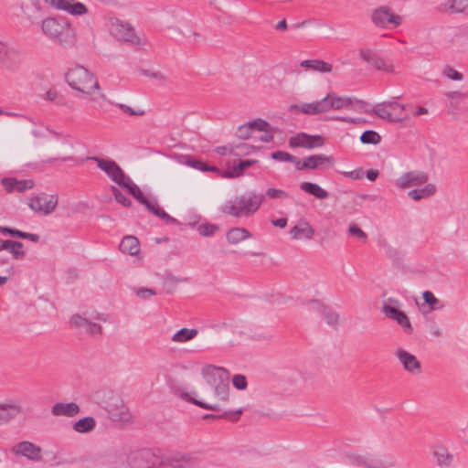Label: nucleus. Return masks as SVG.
Listing matches in <instances>:
<instances>
[{
  "instance_id": "a19ab883",
  "label": "nucleus",
  "mask_w": 468,
  "mask_h": 468,
  "mask_svg": "<svg viewBox=\"0 0 468 468\" xmlns=\"http://www.w3.org/2000/svg\"><path fill=\"white\" fill-rule=\"evenodd\" d=\"M125 188L131 195L134 197L141 204H146L147 199L145 198L144 193L141 189L133 184V182L129 177L125 184L122 186Z\"/></svg>"
},
{
  "instance_id": "0eeeda50",
  "label": "nucleus",
  "mask_w": 468,
  "mask_h": 468,
  "mask_svg": "<svg viewBox=\"0 0 468 468\" xmlns=\"http://www.w3.org/2000/svg\"><path fill=\"white\" fill-rule=\"evenodd\" d=\"M405 108L404 104L389 101L378 104L370 113L391 122H402L410 119V115L402 114Z\"/></svg>"
},
{
  "instance_id": "5701e85b",
  "label": "nucleus",
  "mask_w": 468,
  "mask_h": 468,
  "mask_svg": "<svg viewBox=\"0 0 468 468\" xmlns=\"http://www.w3.org/2000/svg\"><path fill=\"white\" fill-rule=\"evenodd\" d=\"M2 185L8 193H12L16 191L18 193H23L26 190L31 189L34 187V182L30 179L18 180L14 177H7L2 179Z\"/></svg>"
},
{
  "instance_id": "cd10ccee",
  "label": "nucleus",
  "mask_w": 468,
  "mask_h": 468,
  "mask_svg": "<svg viewBox=\"0 0 468 468\" xmlns=\"http://www.w3.org/2000/svg\"><path fill=\"white\" fill-rule=\"evenodd\" d=\"M33 133L39 137L42 140V144L49 150L56 149L58 147L57 142L63 138L62 134L54 131H47L42 133L34 131Z\"/></svg>"
},
{
  "instance_id": "393cba45",
  "label": "nucleus",
  "mask_w": 468,
  "mask_h": 468,
  "mask_svg": "<svg viewBox=\"0 0 468 468\" xmlns=\"http://www.w3.org/2000/svg\"><path fill=\"white\" fill-rule=\"evenodd\" d=\"M356 465L364 468H386L384 462L374 454L357 455L353 459Z\"/></svg>"
},
{
  "instance_id": "5fc2aeb1",
  "label": "nucleus",
  "mask_w": 468,
  "mask_h": 468,
  "mask_svg": "<svg viewBox=\"0 0 468 468\" xmlns=\"http://www.w3.org/2000/svg\"><path fill=\"white\" fill-rule=\"evenodd\" d=\"M115 200L124 207H130L131 201L114 186L111 187Z\"/></svg>"
},
{
  "instance_id": "ea45409f",
  "label": "nucleus",
  "mask_w": 468,
  "mask_h": 468,
  "mask_svg": "<svg viewBox=\"0 0 468 468\" xmlns=\"http://www.w3.org/2000/svg\"><path fill=\"white\" fill-rule=\"evenodd\" d=\"M72 2L73 1H69V3L65 4V6L60 10L66 11L72 16H83L88 13V8L84 4Z\"/></svg>"
},
{
  "instance_id": "69168bd1",
  "label": "nucleus",
  "mask_w": 468,
  "mask_h": 468,
  "mask_svg": "<svg viewBox=\"0 0 468 468\" xmlns=\"http://www.w3.org/2000/svg\"><path fill=\"white\" fill-rule=\"evenodd\" d=\"M257 132H262L263 134L260 136V141L263 143H270L273 139L272 129L271 125L268 123V127L265 130H257Z\"/></svg>"
},
{
  "instance_id": "680f3d73",
  "label": "nucleus",
  "mask_w": 468,
  "mask_h": 468,
  "mask_svg": "<svg viewBox=\"0 0 468 468\" xmlns=\"http://www.w3.org/2000/svg\"><path fill=\"white\" fill-rule=\"evenodd\" d=\"M119 108L126 114L134 115V116H143L145 112L142 109L133 110L132 107L126 104H120Z\"/></svg>"
},
{
  "instance_id": "0e129e2a",
  "label": "nucleus",
  "mask_w": 468,
  "mask_h": 468,
  "mask_svg": "<svg viewBox=\"0 0 468 468\" xmlns=\"http://www.w3.org/2000/svg\"><path fill=\"white\" fill-rule=\"evenodd\" d=\"M141 73L146 77L165 81L166 80V77L160 71H152L148 69H143L141 70Z\"/></svg>"
},
{
  "instance_id": "58836bf2",
  "label": "nucleus",
  "mask_w": 468,
  "mask_h": 468,
  "mask_svg": "<svg viewBox=\"0 0 468 468\" xmlns=\"http://www.w3.org/2000/svg\"><path fill=\"white\" fill-rule=\"evenodd\" d=\"M318 312L329 325L335 327L339 324V314L335 311L324 305H319Z\"/></svg>"
},
{
  "instance_id": "dca6fc26",
  "label": "nucleus",
  "mask_w": 468,
  "mask_h": 468,
  "mask_svg": "<svg viewBox=\"0 0 468 468\" xmlns=\"http://www.w3.org/2000/svg\"><path fill=\"white\" fill-rule=\"evenodd\" d=\"M395 355L406 372L412 375H419L421 373L420 362L413 354L403 348H398Z\"/></svg>"
},
{
  "instance_id": "f8f14e48",
  "label": "nucleus",
  "mask_w": 468,
  "mask_h": 468,
  "mask_svg": "<svg viewBox=\"0 0 468 468\" xmlns=\"http://www.w3.org/2000/svg\"><path fill=\"white\" fill-rule=\"evenodd\" d=\"M90 159L95 161L98 167L104 171L107 176L121 187L128 180L129 176L124 174L122 169L116 164V162L112 160L101 159L98 157H91Z\"/></svg>"
},
{
  "instance_id": "052dcab7",
  "label": "nucleus",
  "mask_w": 468,
  "mask_h": 468,
  "mask_svg": "<svg viewBox=\"0 0 468 468\" xmlns=\"http://www.w3.org/2000/svg\"><path fill=\"white\" fill-rule=\"evenodd\" d=\"M266 196L270 198H287L288 194L282 190L276 188H268L266 191Z\"/></svg>"
},
{
  "instance_id": "412c9836",
  "label": "nucleus",
  "mask_w": 468,
  "mask_h": 468,
  "mask_svg": "<svg viewBox=\"0 0 468 468\" xmlns=\"http://www.w3.org/2000/svg\"><path fill=\"white\" fill-rule=\"evenodd\" d=\"M41 452L40 447L27 441H21L13 448L15 454L25 456L33 461L41 460Z\"/></svg>"
},
{
  "instance_id": "a18cd8bd",
  "label": "nucleus",
  "mask_w": 468,
  "mask_h": 468,
  "mask_svg": "<svg viewBox=\"0 0 468 468\" xmlns=\"http://www.w3.org/2000/svg\"><path fill=\"white\" fill-rule=\"evenodd\" d=\"M255 163H257L256 160L240 161L237 166L233 167V171L227 172L225 176H227V177L239 176L245 168L250 167V165H252Z\"/></svg>"
},
{
  "instance_id": "7ed1b4c3",
  "label": "nucleus",
  "mask_w": 468,
  "mask_h": 468,
  "mask_svg": "<svg viewBox=\"0 0 468 468\" xmlns=\"http://www.w3.org/2000/svg\"><path fill=\"white\" fill-rule=\"evenodd\" d=\"M41 30L46 37L65 48L76 45V31L67 20L48 17L42 21Z\"/></svg>"
},
{
  "instance_id": "bf43d9fd",
  "label": "nucleus",
  "mask_w": 468,
  "mask_h": 468,
  "mask_svg": "<svg viewBox=\"0 0 468 468\" xmlns=\"http://www.w3.org/2000/svg\"><path fill=\"white\" fill-rule=\"evenodd\" d=\"M232 383H233V386L237 388V389H245L247 388V379L245 378V376L243 375H240V374H237L233 377L232 378Z\"/></svg>"
},
{
  "instance_id": "6e6d98bb",
  "label": "nucleus",
  "mask_w": 468,
  "mask_h": 468,
  "mask_svg": "<svg viewBox=\"0 0 468 468\" xmlns=\"http://www.w3.org/2000/svg\"><path fill=\"white\" fill-rule=\"evenodd\" d=\"M218 230V227L213 224H202L198 227L199 233L204 236H211Z\"/></svg>"
},
{
  "instance_id": "f704fd0d",
  "label": "nucleus",
  "mask_w": 468,
  "mask_h": 468,
  "mask_svg": "<svg viewBox=\"0 0 468 468\" xmlns=\"http://www.w3.org/2000/svg\"><path fill=\"white\" fill-rule=\"evenodd\" d=\"M331 107L334 110H341V109H351L354 105L355 100L351 97H341L336 95L334 92H331Z\"/></svg>"
},
{
  "instance_id": "b1692460",
  "label": "nucleus",
  "mask_w": 468,
  "mask_h": 468,
  "mask_svg": "<svg viewBox=\"0 0 468 468\" xmlns=\"http://www.w3.org/2000/svg\"><path fill=\"white\" fill-rule=\"evenodd\" d=\"M432 457L440 468H450L454 460L453 454L444 446L434 447Z\"/></svg>"
},
{
  "instance_id": "473e14b6",
  "label": "nucleus",
  "mask_w": 468,
  "mask_h": 468,
  "mask_svg": "<svg viewBox=\"0 0 468 468\" xmlns=\"http://www.w3.org/2000/svg\"><path fill=\"white\" fill-rule=\"evenodd\" d=\"M250 237L251 234L244 228H232L227 232V239L230 244H238Z\"/></svg>"
},
{
  "instance_id": "4d7b16f0",
  "label": "nucleus",
  "mask_w": 468,
  "mask_h": 468,
  "mask_svg": "<svg viewBox=\"0 0 468 468\" xmlns=\"http://www.w3.org/2000/svg\"><path fill=\"white\" fill-rule=\"evenodd\" d=\"M70 323L75 327H79V328L84 327V328H86L88 324L90 323V321L87 318H85V317H83V316H81L80 314H74L70 318Z\"/></svg>"
},
{
  "instance_id": "e433bc0d",
  "label": "nucleus",
  "mask_w": 468,
  "mask_h": 468,
  "mask_svg": "<svg viewBox=\"0 0 468 468\" xmlns=\"http://www.w3.org/2000/svg\"><path fill=\"white\" fill-rule=\"evenodd\" d=\"M96 426V421L92 417L80 419L73 425V430L80 433L91 431Z\"/></svg>"
},
{
  "instance_id": "13d9d810",
  "label": "nucleus",
  "mask_w": 468,
  "mask_h": 468,
  "mask_svg": "<svg viewBox=\"0 0 468 468\" xmlns=\"http://www.w3.org/2000/svg\"><path fill=\"white\" fill-rule=\"evenodd\" d=\"M70 323L75 327H79V328L84 327V328H86L88 324L90 323V321L87 318H85V317H83V316H81L80 314H74L70 318Z\"/></svg>"
},
{
  "instance_id": "9d476101",
  "label": "nucleus",
  "mask_w": 468,
  "mask_h": 468,
  "mask_svg": "<svg viewBox=\"0 0 468 468\" xmlns=\"http://www.w3.org/2000/svg\"><path fill=\"white\" fill-rule=\"evenodd\" d=\"M399 305V303L398 300L388 298L384 303L383 313L387 317L395 320L404 329L405 332L410 334L412 332L411 324L407 314L398 309Z\"/></svg>"
},
{
  "instance_id": "a211bd4d",
  "label": "nucleus",
  "mask_w": 468,
  "mask_h": 468,
  "mask_svg": "<svg viewBox=\"0 0 468 468\" xmlns=\"http://www.w3.org/2000/svg\"><path fill=\"white\" fill-rule=\"evenodd\" d=\"M286 69L283 66L273 67L266 78V88L272 92H280L284 85Z\"/></svg>"
},
{
  "instance_id": "603ef678",
  "label": "nucleus",
  "mask_w": 468,
  "mask_h": 468,
  "mask_svg": "<svg viewBox=\"0 0 468 468\" xmlns=\"http://www.w3.org/2000/svg\"><path fill=\"white\" fill-rule=\"evenodd\" d=\"M186 164L200 171H218L217 167L209 166L201 161L188 160Z\"/></svg>"
},
{
  "instance_id": "4c0bfd02",
  "label": "nucleus",
  "mask_w": 468,
  "mask_h": 468,
  "mask_svg": "<svg viewBox=\"0 0 468 468\" xmlns=\"http://www.w3.org/2000/svg\"><path fill=\"white\" fill-rule=\"evenodd\" d=\"M23 248L24 244L22 242L10 239L6 250L11 254L14 260L22 261L26 257V251Z\"/></svg>"
},
{
  "instance_id": "39448f33",
  "label": "nucleus",
  "mask_w": 468,
  "mask_h": 468,
  "mask_svg": "<svg viewBox=\"0 0 468 468\" xmlns=\"http://www.w3.org/2000/svg\"><path fill=\"white\" fill-rule=\"evenodd\" d=\"M109 30L119 41L127 42L134 46H141L145 43V40L136 34L134 27L130 23L119 18L110 19Z\"/></svg>"
},
{
  "instance_id": "8fccbe9b",
  "label": "nucleus",
  "mask_w": 468,
  "mask_h": 468,
  "mask_svg": "<svg viewBox=\"0 0 468 468\" xmlns=\"http://www.w3.org/2000/svg\"><path fill=\"white\" fill-rule=\"evenodd\" d=\"M422 297L424 302L431 307V309L435 310L441 308V306H439L440 301L434 296V294L431 292H424Z\"/></svg>"
},
{
  "instance_id": "6e6552de",
  "label": "nucleus",
  "mask_w": 468,
  "mask_h": 468,
  "mask_svg": "<svg viewBox=\"0 0 468 468\" xmlns=\"http://www.w3.org/2000/svg\"><path fill=\"white\" fill-rule=\"evenodd\" d=\"M160 452L150 449L132 451L127 456V463L131 468H152L159 466Z\"/></svg>"
},
{
  "instance_id": "ddd939ff",
  "label": "nucleus",
  "mask_w": 468,
  "mask_h": 468,
  "mask_svg": "<svg viewBox=\"0 0 468 468\" xmlns=\"http://www.w3.org/2000/svg\"><path fill=\"white\" fill-rule=\"evenodd\" d=\"M428 179V175L425 172L414 170L402 174L396 180V186L400 189H407L425 185Z\"/></svg>"
},
{
  "instance_id": "f3484780",
  "label": "nucleus",
  "mask_w": 468,
  "mask_h": 468,
  "mask_svg": "<svg viewBox=\"0 0 468 468\" xmlns=\"http://www.w3.org/2000/svg\"><path fill=\"white\" fill-rule=\"evenodd\" d=\"M107 411L111 420L122 423H131L133 414L130 409L121 399H116L115 403L108 406Z\"/></svg>"
},
{
  "instance_id": "a878e982",
  "label": "nucleus",
  "mask_w": 468,
  "mask_h": 468,
  "mask_svg": "<svg viewBox=\"0 0 468 468\" xmlns=\"http://www.w3.org/2000/svg\"><path fill=\"white\" fill-rule=\"evenodd\" d=\"M290 234L293 239H311L314 235V229L307 221H301L291 229Z\"/></svg>"
},
{
  "instance_id": "37998d69",
  "label": "nucleus",
  "mask_w": 468,
  "mask_h": 468,
  "mask_svg": "<svg viewBox=\"0 0 468 468\" xmlns=\"http://www.w3.org/2000/svg\"><path fill=\"white\" fill-rule=\"evenodd\" d=\"M372 65L378 70H381V71H384L386 73H390V74L396 73L394 66L391 63L388 62L387 60H385L384 58H382L378 56H376V58H373Z\"/></svg>"
},
{
  "instance_id": "423d86ee",
  "label": "nucleus",
  "mask_w": 468,
  "mask_h": 468,
  "mask_svg": "<svg viewBox=\"0 0 468 468\" xmlns=\"http://www.w3.org/2000/svg\"><path fill=\"white\" fill-rule=\"evenodd\" d=\"M198 464L197 456L180 452L160 453V468H196Z\"/></svg>"
},
{
  "instance_id": "c9c22d12",
  "label": "nucleus",
  "mask_w": 468,
  "mask_h": 468,
  "mask_svg": "<svg viewBox=\"0 0 468 468\" xmlns=\"http://www.w3.org/2000/svg\"><path fill=\"white\" fill-rule=\"evenodd\" d=\"M197 334L198 331L197 329L182 328L173 335L172 341L176 343H185L195 338Z\"/></svg>"
},
{
  "instance_id": "20e7f679",
  "label": "nucleus",
  "mask_w": 468,
  "mask_h": 468,
  "mask_svg": "<svg viewBox=\"0 0 468 468\" xmlns=\"http://www.w3.org/2000/svg\"><path fill=\"white\" fill-rule=\"evenodd\" d=\"M264 195L251 193L239 196L221 207V211L235 218L249 217L254 214L263 203Z\"/></svg>"
},
{
  "instance_id": "aec40b11",
  "label": "nucleus",
  "mask_w": 468,
  "mask_h": 468,
  "mask_svg": "<svg viewBox=\"0 0 468 468\" xmlns=\"http://www.w3.org/2000/svg\"><path fill=\"white\" fill-rule=\"evenodd\" d=\"M324 144V139L320 135H309L306 133H299L290 139L291 147L316 148L321 147Z\"/></svg>"
},
{
  "instance_id": "338daca9",
  "label": "nucleus",
  "mask_w": 468,
  "mask_h": 468,
  "mask_svg": "<svg viewBox=\"0 0 468 468\" xmlns=\"http://www.w3.org/2000/svg\"><path fill=\"white\" fill-rule=\"evenodd\" d=\"M21 232L22 231L16 229H12V228L5 227V226H0V233L3 235H10L12 237L20 239Z\"/></svg>"
},
{
  "instance_id": "de8ad7c7",
  "label": "nucleus",
  "mask_w": 468,
  "mask_h": 468,
  "mask_svg": "<svg viewBox=\"0 0 468 468\" xmlns=\"http://www.w3.org/2000/svg\"><path fill=\"white\" fill-rule=\"evenodd\" d=\"M380 135L372 130L365 131L360 136V141L363 144H377L380 142Z\"/></svg>"
},
{
  "instance_id": "f03ea898",
  "label": "nucleus",
  "mask_w": 468,
  "mask_h": 468,
  "mask_svg": "<svg viewBox=\"0 0 468 468\" xmlns=\"http://www.w3.org/2000/svg\"><path fill=\"white\" fill-rule=\"evenodd\" d=\"M66 81L73 90L87 97L96 94L99 99L106 101V95L101 91L96 76L83 66L70 68L66 74Z\"/></svg>"
},
{
  "instance_id": "49530a36",
  "label": "nucleus",
  "mask_w": 468,
  "mask_h": 468,
  "mask_svg": "<svg viewBox=\"0 0 468 468\" xmlns=\"http://www.w3.org/2000/svg\"><path fill=\"white\" fill-rule=\"evenodd\" d=\"M271 158L276 161H281V162H287V161L292 162L297 166L300 165V160H298L295 156L290 154L289 153L283 152V151L273 152L271 154Z\"/></svg>"
},
{
  "instance_id": "3c124183",
  "label": "nucleus",
  "mask_w": 468,
  "mask_h": 468,
  "mask_svg": "<svg viewBox=\"0 0 468 468\" xmlns=\"http://www.w3.org/2000/svg\"><path fill=\"white\" fill-rule=\"evenodd\" d=\"M301 112L305 114H312V115L322 113L321 109L319 107L318 101L311 102V103L303 104L301 106Z\"/></svg>"
},
{
  "instance_id": "864d4df0",
  "label": "nucleus",
  "mask_w": 468,
  "mask_h": 468,
  "mask_svg": "<svg viewBox=\"0 0 468 468\" xmlns=\"http://www.w3.org/2000/svg\"><path fill=\"white\" fill-rule=\"evenodd\" d=\"M348 234L354 237H356L363 242H366L367 239V233L362 230L358 226L356 225H350L348 228Z\"/></svg>"
},
{
  "instance_id": "1a4fd4ad",
  "label": "nucleus",
  "mask_w": 468,
  "mask_h": 468,
  "mask_svg": "<svg viewBox=\"0 0 468 468\" xmlns=\"http://www.w3.org/2000/svg\"><path fill=\"white\" fill-rule=\"evenodd\" d=\"M58 202V197L56 195L39 194L31 197L27 205L36 213L49 215L56 209Z\"/></svg>"
},
{
  "instance_id": "79ce46f5",
  "label": "nucleus",
  "mask_w": 468,
  "mask_h": 468,
  "mask_svg": "<svg viewBox=\"0 0 468 468\" xmlns=\"http://www.w3.org/2000/svg\"><path fill=\"white\" fill-rule=\"evenodd\" d=\"M444 5L451 13L468 12V0H449Z\"/></svg>"
},
{
  "instance_id": "2eb2a0df",
  "label": "nucleus",
  "mask_w": 468,
  "mask_h": 468,
  "mask_svg": "<svg viewBox=\"0 0 468 468\" xmlns=\"http://www.w3.org/2000/svg\"><path fill=\"white\" fill-rule=\"evenodd\" d=\"M22 412V406L16 399L0 401V427L9 423Z\"/></svg>"
},
{
  "instance_id": "e2e57ef3",
  "label": "nucleus",
  "mask_w": 468,
  "mask_h": 468,
  "mask_svg": "<svg viewBox=\"0 0 468 468\" xmlns=\"http://www.w3.org/2000/svg\"><path fill=\"white\" fill-rule=\"evenodd\" d=\"M331 102H332V100H331V94L328 93L326 97H324V99L318 101V103H319V107L321 109V112L324 113V112H327L328 111L332 110L333 108L331 107Z\"/></svg>"
},
{
  "instance_id": "72a5a7b5",
  "label": "nucleus",
  "mask_w": 468,
  "mask_h": 468,
  "mask_svg": "<svg viewBox=\"0 0 468 468\" xmlns=\"http://www.w3.org/2000/svg\"><path fill=\"white\" fill-rule=\"evenodd\" d=\"M436 192V186L432 184H427L422 188L412 189L408 196L415 201L431 197Z\"/></svg>"
},
{
  "instance_id": "f257e3e1",
  "label": "nucleus",
  "mask_w": 468,
  "mask_h": 468,
  "mask_svg": "<svg viewBox=\"0 0 468 468\" xmlns=\"http://www.w3.org/2000/svg\"><path fill=\"white\" fill-rule=\"evenodd\" d=\"M201 374L212 390L204 393L209 402L189 396H187V400L205 410H219L221 409L220 402L229 400V372L223 367L209 365L202 369Z\"/></svg>"
},
{
  "instance_id": "bb28decb",
  "label": "nucleus",
  "mask_w": 468,
  "mask_h": 468,
  "mask_svg": "<svg viewBox=\"0 0 468 468\" xmlns=\"http://www.w3.org/2000/svg\"><path fill=\"white\" fill-rule=\"evenodd\" d=\"M51 412L54 416L73 417L80 412V407L75 402L56 403L52 406Z\"/></svg>"
},
{
  "instance_id": "6ab92c4d",
  "label": "nucleus",
  "mask_w": 468,
  "mask_h": 468,
  "mask_svg": "<svg viewBox=\"0 0 468 468\" xmlns=\"http://www.w3.org/2000/svg\"><path fill=\"white\" fill-rule=\"evenodd\" d=\"M24 62V56L18 49L9 47L0 58L1 66L10 71L17 70Z\"/></svg>"
},
{
  "instance_id": "09e8293b",
  "label": "nucleus",
  "mask_w": 468,
  "mask_h": 468,
  "mask_svg": "<svg viewBox=\"0 0 468 468\" xmlns=\"http://www.w3.org/2000/svg\"><path fill=\"white\" fill-rule=\"evenodd\" d=\"M442 74L452 80L460 81L463 79V75L451 66L444 67L442 69Z\"/></svg>"
},
{
  "instance_id": "4468645a",
  "label": "nucleus",
  "mask_w": 468,
  "mask_h": 468,
  "mask_svg": "<svg viewBox=\"0 0 468 468\" xmlns=\"http://www.w3.org/2000/svg\"><path fill=\"white\" fill-rule=\"evenodd\" d=\"M335 164V159L331 155L324 154H313L300 161L299 170H314L318 168H329Z\"/></svg>"
},
{
  "instance_id": "c03bdc74",
  "label": "nucleus",
  "mask_w": 468,
  "mask_h": 468,
  "mask_svg": "<svg viewBox=\"0 0 468 468\" xmlns=\"http://www.w3.org/2000/svg\"><path fill=\"white\" fill-rule=\"evenodd\" d=\"M253 147L245 143H239L236 145H229V154H233L235 156H242L249 154Z\"/></svg>"
},
{
  "instance_id": "4be33fe9",
  "label": "nucleus",
  "mask_w": 468,
  "mask_h": 468,
  "mask_svg": "<svg viewBox=\"0 0 468 468\" xmlns=\"http://www.w3.org/2000/svg\"><path fill=\"white\" fill-rule=\"evenodd\" d=\"M268 127V122L262 119H256L245 124L239 126L237 130V136L241 140H247L254 136L257 130H265Z\"/></svg>"
},
{
  "instance_id": "774afa93",
  "label": "nucleus",
  "mask_w": 468,
  "mask_h": 468,
  "mask_svg": "<svg viewBox=\"0 0 468 468\" xmlns=\"http://www.w3.org/2000/svg\"><path fill=\"white\" fill-rule=\"evenodd\" d=\"M154 215L162 218L166 224L176 222V219L168 215L164 209L154 211Z\"/></svg>"
},
{
  "instance_id": "c756f323",
  "label": "nucleus",
  "mask_w": 468,
  "mask_h": 468,
  "mask_svg": "<svg viewBox=\"0 0 468 468\" xmlns=\"http://www.w3.org/2000/svg\"><path fill=\"white\" fill-rule=\"evenodd\" d=\"M120 250L132 256L137 255L140 252L138 239L134 236L124 237L120 243Z\"/></svg>"
},
{
  "instance_id": "c85d7f7f",
  "label": "nucleus",
  "mask_w": 468,
  "mask_h": 468,
  "mask_svg": "<svg viewBox=\"0 0 468 468\" xmlns=\"http://www.w3.org/2000/svg\"><path fill=\"white\" fill-rule=\"evenodd\" d=\"M300 189L320 200L329 197V193L316 183L303 182L300 184Z\"/></svg>"
},
{
  "instance_id": "2f4dec72",
  "label": "nucleus",
  "mask_w": 468,
  "mask_h": 468,
  "mask_svg": "<svg viewBox=\"0 0 468 468\" xmlns=\"http://www.w3.org/2000/svg\"><path fill=\"white\" fill-rule=\"evenodd\" d=\"M300 65L306 69L318 72H331L333 69V67L330 63L319 59L303 60Z\"/></svg>"
},
{
  "instance_id": "7c9ffc66",
  "label": "nucleus",
  "mask_w": 468,
  "mask_h": 468,
  "mask_svg": "<svg viewBox=\"0 0 468 468\" xmlns=\"http://www.w3.org/2000/svg\"><path fill=\"white\" fill-rule=\"evenodd\" d=\"M21 10L28 19H34L39 17L41 7L37 0H25L21 3Z\"/></svg>"
},
{
  "instance_id": "9b49d317",
  "label": "nucleus",
  "mask_w": 468,
  "mask_h": 468,
  "mask_svg": "<svg viewBox=\"0 0 468 468\" xmlns=\"http://www.w3.org/2000/svg\"><path fill=\"white\" fill-rule=\"evenodd\" d=\"M372 21L378 27L388 28L389 26L399 27L402 23V18L394 14L390 7L380 6L373 11Z\"/></svg>"
}]
</instances>
